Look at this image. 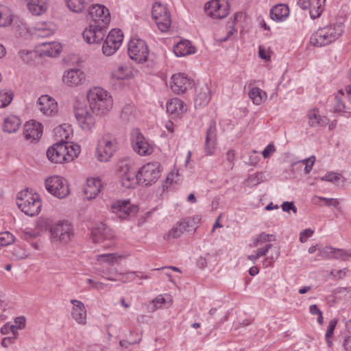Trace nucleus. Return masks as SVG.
Returning a JSON list of instances; mask_svg holds the SVG:
<instances>
[{
    "label": "nucleus",
    "mask_w": 351,
    "mask_h": 351,
    "mask_svg": "<svg viewBox=\"0 0 351 351\" xmlns=\"http://www.w3.org/2000/svg\"><path fill=\"white\" fill-rule=\"evenodd\" d=\"M235 158V152L233 149H229L226 154V160L230 163V168L233 167V162Z\"/></svg>",
    "instance_id": "052dcab7"
},
{
    "label": "nucleus",
    "mask_w": 351,
    "mask_h": 351,
    "mask_svg": "<svg viewBox=\"0 0 351 351\" xmlns=\"http://www.w3.org/2000/svg\"><path fill=\"white\" fill-rule=\"evenodd\" d=\"M248 95L252 102L256 105H260L267 98L266 93L258 87L252 88Z\"/></svg>",
    "instance_id": "f704fd0d"
},
{
    "label": "nucleus",
    "mask_w": 351,
    "mask_h": 351,
    "mask_svg": "<svg viewBox=\"0 0 351 351\" xmlns=\"http://www.w3.org/2000/svg\"><path fill=\"white\" fill-rule=\"evenodd\" d=\"M71 303L73 305L71 312L72 317L80 324H86V311L84 304L77 300H71Z\"/></svg>",
    "instance_id": "412c9836"
},
{
    "label": "nucleus",
    "mask_w": 351,
    "mask_h": 351,
    "mask_svg": "<svg viewBox=\"0 0 351 351\" xmlns=\"http://www.w3.org/2000/svg\"><path fill=\"white\" fill-rule=\"evenodd\" d=\"M161 171V165L159 162H149L139 169L136 178L138 183L145 186H151L160 178Z\"/></svg>",
    "instance_id": "423d86ee"
},
{
    "label": "nucleus",
    "mask_w": 351,
    "mask_h": 351,
    "mask_svg": "<svg viewBox=\"0 0 351 351\" xmlns=\"http://www.w3.org/2000/svg\"><path fill=\"white\" fill-rule=\"evenodd\" d=\"M13 20V14L5 5H0V27L10 25Z\"/></svg>",
    "instance_id": "72a5a7b5"
},
{
    "label": "nucleus",
    "mask_w": 351,
    "mask_h": 351,
    "mask_svg": "<svg viewBox=\"0 0 351 351\" xmlns=\"http://www.w3.org/2000/svg\"><path fill=\"white\" fill-rule=\"evenodd\" d=\"M336 248L325 247L319 251V256L324 258H334Z\"/></svg>",
    "instance_id": "c03bdc74"
},
{
    "label": "nucleus",
    "mask_w": 351,
    "mask_h": 351,
    "mask_svg": "<svg viewBox=\"0 0 351 351\" xmlns=\"http://www.w3.org/2000/svg\"><path fill=\"white\" fill-rule=\"evenodd\" d=\"M24 137L27 141L33 142L39 139L43 134L42 125L34 120L27 121L24 125Z\"/></svg>",
    "instance_id": "a211bd4d"
},
{
    "label": "nucleus",
    "mask_w": 351,
    "mask_h": 351,
    "mask_svg": "<svg viewBox=\"0 0 351 351\" xmlns=\"http://www.w3.org/2000/svg\"><path fill=\"white\" fill-rule=\"evenodd\" d=\"M136 176L137 173L130 171L128 165H125V171L123 169L120 176L122 186L127 189L134 188L138 183Z\"/></svg>",
    "instance_id": "cd10ccee"
},
{
    "label": "nucleus",
    "mask_w": 351,
    "mask_h": 351,
    "mask_svg": "<svg viewBox=\"0 0 351 351\" xmlns=\"http://www.w3.org/2000/svg\"><path fill=\"white\" fill-rule=\"evenodd\" d=\"M117 259L116 254H104L97 256V260L100 262L112 263Z\"/></svg>",
    "instance_id": "de8ad7c7"
},
{
    "label": "nucleus",
    "mask_w": 351,
    "mask_h": 351,
    "mask_svg": "<svg viewBox=\"0 0 351 351\" xmlns=\"http://www.w3.org/2000/svg\"><path fill=\"white\" fill-rule=\"evenodd\" d=\"M56 26L52 23L38 24L35 27L36 35L38 37H47L53 34Z\"/></svg>",
    "instance_id": "473e14b6"
},
{
    "label": "nucleus",
    "mask_w": 351,
    "mask_h": 351,
    "mask_svg": "<svg viewBox=\"0 0 351 351\" xmlns=\"http://www.w3.org/2000/svg\"><path fill=\"white\" fill-rule=\"evenodd\" d=\"M51 237L53 241L66 244L73 237V230L71 223L62 221L56 223L50 228Z\"/></svg>",
    "instance_id": "6e6552de"
},
{
    "label": "nucleus",
    "mask_w": 351,
    "mask_h": 351,
    "mask_svg": "<svg viewBox=\"0 0 351 351\" xmlns=\"http://www.w3.org/2000/svg\"><path fill=\"white\" fill-rule=\"evenodd\" d=\"M85 79L84 73L80 69H73L67 71L63 75L62 80L68 86H77Z\"/></svg>",
    "instance_id": "aec40b11"
},
{
    "label": "nucleus",
    "mask_w": 351,
    "mask_h": 351,
    "mask_svg": "<svg viewBox=\"0 0 351 351\" xmlns=\"http://www.w3.org/2000/svg\"><path fill=\"white\" fill-rule=\"evenodd\" d=\"M26 324V319L25 317L20 316L17 317L14 319V324L16 325V327L19 328L20 330L23 329L25 327Z\"/></svg>",
    "instance_id": "0e129e2a"
},
{
    "label": "nucleus",
    "mask_w": 351,
    "mask_h": 351,
    "mask_svg": "<svg viewBox=\"0 0 351 351\" xmlns=\"http://www.w3.org/2000/svg\"><path fill=\"white\" fill-rule=\"evenodd\" d=\"M130 73V69L127 66L120 65L112 71V76L119 80L127 78Z\"/></svg>",
    "instance_id": "4c0bfd02"
},
{
    "label": "nucleus",
    "mask_w": 351,
    "mask_h": 351,
    "mask_svg": "<svg viewBox=\"0 0 351 351\" xmlns=\"http://www.w3.org/2000/svg\"><path fill=\"white\" fill-rule=\"evenodd\" d=\"M165 302V299L161 295H158L156 298H155L153 301V305L152 307V311H155L158 308V304H162Z\"/></svg>",
    "instance_id": "680f3d73"
},
{
    "label": "nucleus",
    "mask_w": 351,
    "mask_h": 351,
    "mask_svg": "<svg viewBox=\"0 0 351 351\" xmlns=\"http://www.w3.org/2000/svg\"><path fill=\"white\" fill-rule=\"evenodd\" d=\"M343 32L341 23H337L318 29L312 34L310 43L317 47L325 46L335 41Z\"/></svg>",
    "instance_id": "7ed1b4c3"
},
{
    "label": "nucleus",
    "mask_w": 351,
    "mask_h": 351,
    "mask_svg": "<svg viewBox=\"0 0 351 351\" xmlns=\"http://www.w3.org/2000/svg\"><path fill=\"white\" fill-rule=\"evenodd\" d=\"M313 233L314 231L311 228L304 230L300 234V241L301 243L306 242L307 239L313 234Z\"/></svg>",
    "instance_id": "4d7b16f0"
},
{
    "label": "nucleus",
    "mask_w": 351,
    "mask_h": 351,
    "mask_svg": "<svg viewBox=\"0 0 351 351\" xmlns=\"http://www.w3.org/2000/svg\"><path fill=\"white\" fill-rule=\"evenodd\" d=\"M87 282L91 286L92 288L96 289L97 290L103 289L106 286L104 283L101 282L95 281L90 278H88L87 280Z\"/></svg>",
    "instance_id": "bf43d9fd"
},
{
    "label": "nucleus",
    "mask_w": 351,
    "mask_h": 351,
    "mask_svg": "<svg viewBox=\"0 0 351 351\" xmlns=\"http://www.w3.org/2000/svg\"><path fill=\"white\" fill-rule=\"evenodd\" d=\"M13 99V93L12 91H0V108L6 107Z\"/></svg>",
    "instance_id": "58836bf2"
},
{
    "label": "nucleus",
    "mask_w": 351,
    "mask_h": 351,
    "mask_svg": "<svg viewBox=\"0 0 351 351\" xmlns=\"http://www.w3.org/2000/svg\"><path fill=\"white\" fill-rule=\"evenodd\" d=\"M101 181L98 178H90L87 180V184L84 189L85 197L87 199H94L100 192Z\"/></svg>",
    "instance_id": "393cba45"
},
{
    "label": "nucleus",
    "mask_w": 351,
    "mask_h": 351,
    "mask_svg": "<svg viewBox=\"0 0 351 351\" xmlns=\"http://www.w3.org/2000/svg\"><path fill=\"white\" fill-rule=\"evenodd\" d=\"M45 188L49 193L59 199L66 197L70 193L66 180L58 176L46 179Z\"/></svg>",
    "instance_id": "0eeeda50"
},
{
    "label": "nucleus",
    "mask_w": 351,
    "mask_h": 351,
    "mask_svg": "<svg viewBox=\"0 0 351 351\" xmlns=\"http://www.w3.org/2000/svg\"><path fill=\"white\" fill-rule=\"evenodd\" d=\"M264 180V174L262 172L250 175L247 179V182L250 186H256Z\"/></svg>",
    "instance_id": "79ce46f5"
},
{
    "label": "nucleus",
    "mask_w": 351,
    "mask_h": 351,
    "mask_svg": "<svg viewBox=\"0 0 351 351\" xmlns=\"http://www.w3.org/2000/svg\"><path fill=\"white\" fill-rule=\"evenodd\" d=\"M337 324V320L335 319L330 321L325 335V339H328V337H332L333 336L334 330L335 329Z\"/></svg>",
    "instance_id": "5fc2aeb1"
},
{
    "label": "nucleus",
    "mask_w": 351,
    "mask_h": 351,
    "mask_svg": "<svg viewBox=\"0 0 351 351\" xmlns=\"http://www.w3.org/2000/svg\"><path fill=\"white\" fill-rule=\"evenodd\" d=\"M131 142L134 150L141 156L150 155L154 152L153 146L147 142L138 128L132 130Z\"/></svg>",
    "instance_id": "9b49d317"
},
{
    "label": "nucleus",
    "mask_w": 351,
    "mask_h": 351,
    "mask_svg": "<svg viewBox=\"0 0 351 351\" xmlns=\"http://www.w3.org/2000/svg\"><path fill=\"white\" fill-rule=\"evenodd\" d=\"M16 340V339L15 338V337H4L1 340V344L3 348H8L10 345L15 343Z\"/></svg>",
    "instance_id": "69168bd1"
},
{
    "label": "nucleus",
    "mask_w": 351,
    "mask_h": 351,
    "mask_svg": "<svg viewBox=\"0 0 351 351\" xmlns=\"http://www.w3.org/2000/svg\"><path fill=\"white\" fill-rule=\"evenodd\" d=\"M17 197V206L25 215L32 217L40 213L42 205L36 194L33 195L27 191L21 192Z\"/></svg>",
    "instance_id": "39448f33"
},
{
    "label": "nucleus",
    "mask_w": 351,
    "mask_h": 351,
    "mask_svg": "<svg viewBox=\"0 0 351 351\" xmlns=\"http://www.w3.org/2000/svg\"><path fill=\"white\" fill-rule=\"evenodd\" d=\"M340 174L334 172H330L321 178V180L327 181L332 183L337 182L340 180Z\"/></svg>",
    "instance_id": "09e8293b"
},
{
    "label": "nucleus",
    "mask_w": 351,
    "mask_h": 351,
    "mask_svg": "<svg viewBox=\"0 0 351 351\" xmlns=\"http://www.w3.org/2000/svg\"><path fill=\"white\" fill-rule=\"evenodd\" d=\"M111 210L119 218L124 219L130 215L132 208L130 200H117L111 204Z\"/></svg>",
    "instance_id": "6ab92c4d"
},
{
    "label": "nucleus",
    "mask_w": 351,
    "mask_h": 351,
    "mask_svg": "<svg viewBox=\"0 0 351 351\" xmlns=\"http://www.w3.org/2000/svg\"><path fill=\"white\" fill-rule=\"evenodd\" d=\"M210 92L206 84H203L200 88H197V95L195 98V108H204L210 99Z\"/></svg>",
    "instance_id": "5701e85b"
},
{
    "label": "nucleus",
    "mask_w": 351,
    "mask_h": 351,
    "mask_svg": "<svg viewBox=\"0 0 351 351\" xmlns=\"http://www.w3.org/2000/svg\"><path fill=\"white\" fill-rule=\"evenodd\" d=\"M117 149V140L114 138L103 137L99 141L97 148V158L101 162H107Z\"/></svg>",
    "instance_id": "ddd939ff"
},
{
    "label": "nucleus",
    "mask_w": 351,
    "mask_h": 351,
    "mask_svg": "<svg viewBox=\"0 0 351 351\" xmlns=\"http://www.w3.org/2000/svg\"><path fill=\"white\" fill-rule=\"evenodd\" d=\"M88 15L93 23L86 27L82 36L84 40L88 44H99L103 41L106 35V26L110 22V14L108 8L99 4L90 7Z\"/></svg>",
    "instance_id": "f257e3e1"
},
{
    "label": "nucleus",
    "mask_w": 351,
    "mask_h": 351,
    "mask_svg": "<svg viewBox=\"0 0 351 351\" xmlns=\"http://www.w3.org/2000/svg\"><path fill=\"white\" fill-rule=\"evenodd\" d=\"M289 15V8L285 4H278L270 10V17L277 22L285 21Z\"/></svg>",
    "instance_id": "bb28decb"
},
{
    "label": "nucleus",
    "mask_w": 351,
    "mask_h": 351,
    "mask_svg": "<svg viewBox=\"0 0 351 351\" xmlns=\"http://www.w3.org/2000/svg\"><path fill=\"white\" fill-rule=\"evenodd\" d=\"M228 4L227 3H224L223 5L221 6L220 10H219V12H217V13H212L213 14V19H223L226 17L228 14Z\"/></svg>",
    "instance_id": "8fccbe9b"
},
{
    "label": "nucleus",
    "mask_w": 351,
    "mask_h": 351,
    "mask_svg": "<svg viewBox=\"0 0 351 351\" xmlns=\"http://www.w3.org/2000/svg\"><path fill=\"white\" fill-rule=\"evenodd\" d=\"M41 56L56 57L60 53V45L56 42H44L38 45Z\"/></svg>",
    "instance_id": "b1692460"
},
{
    "label": "nucleus",
    "mask_w": 351,
    "mask_h": 351,
    "mask_svg": "<svg viewBox=\"0 0 351 351\" xmlns=\"http://www.w3.org/2000/svg\"><path fill=\"white\" fill-rule=\"evenodd\" d=\"M80 153V146L73 142L61 141L53 144L47 151L48 159L54 163L72 161Z\"/></svg>",
    "instance_id": "f03ea898"
},
{
    "label": "nucleus",
    "mask_w": 351,
    "mask_h": 351,
    "mask_svg": "<svg viewBox=\"0 0 351 351\" xmlns=\"http://www.w3.org/2000/svg\"><path fill=\"white\" fill-rule=\"evenodd\" d=\"M217 143L216 128L213 125H210L206 130L204 150L206 155L210 156L213 154Z\"/></svg>",
    "instance_id": "4be33fe9"
},
{
    "label": "nucleus",
    "mask_w": 351,
    "mask_h": 351,
    "mask_svg": "<svg viewBox=\"0 0 351 351\" xmlns=\"http://www.w3.org/2000/svg\"><path fill=\"white\" fill-rule=\"evenodd\" d=\"M91 235L95 243H101L106 240H110L114 237L111 229L102 222L95 224L92 229Z\"/></svg>",
    "instance_id": "dca6fc26"
},
{
    "label": "nucleus",
    "mask_w": 351,
    "mask_h": 351,
    "mask_svg": "<svg viewBox=\"0 0 351 351\" xmlns=\"http://www.w3.org/2000/svg\"><path fill=\"white\" fill-rule=\"evenodd\" d=\"M90 110H108L112 107V99L108 92L100 87H94L87 93Z\"/></svg>",
    "instance_id": "20e7f679"
},
{
    "label": "nucleus",
    "mask_w": 351,
    "mask_h": 351,
    "mask_svg": "<svg viewBox=\"0 0 351 351\" xmlns=\"http://www.w3.org/2000/svg\"><path fill=\"white\" fill-rule=\"evenodd\" d=\"M171 80V89L178 95L184 93L191 86V80L182 73L173 75Z\"/></svg>",
    "instance_id": "2eb2a0df"
},
{
    "label": "nucleus",
    "mask_w": 351,
    "mask_h": 351,
    "mask_svg": "<svg viewBox=\"0 0 351 351\" xmlns=\"http://www.w3.org/2000/svg\"><path fill=\"white\" fill-rule=\"evenodd\" d=\"M14 241V237L8 232L0 234V245L6 246Z\"/></svg>",
    "instance_id": "37998d69"
},
{
    "label": "nucleus",
    "mask_w": 351,
    "mask_h": 351,
    "mask_svg": "<svg viewBox=\"0 0 351 351\" xmlns=\"http://www.w3.org/2000/svg\"><path fill=\"white\" fill-rule=\"evenodd\" d=\"M37 104L40 106L39 110H56L58 108L57 101L48 95H41L37 101Z\"/></svg>",
    "instance_id": "2f4dec72"
},
{
    "label": "nucleus",
    "mask_w": 351,
    "mask_h": 351,
    "mask_svg": "<svg viewBox=\"0 0 351 351\" xmlns=\"http://www.w3.org/2000/svg\"><path fill=\"white\" fill-rule=\"evenodd\" d=\"M21 123V119L17 116H9L4 119L3 130L9 134L15 133L19 129Z\"/></svg>",
    "instance_id": "c756f323"
},
{
    "label": "nucleus",
    "mask_w": 351,
    "mask_h": 351,
    "mask_svg": "<svg viewBox=\"0 0 351 351\" xmlns=\"http://www.w3.org/2000/svg\"><path fill=\"white\" fill-rule=\"evenodd\" d=\"M335 259H341L346 261L351 258V249L345 250L340 248H336L335 254L333 255Z\"/></svg>",
    "instance_id": "a19ab883"
},
{
    "label": "nucleus",
    "mask_w": 351,
    "mask_h": 351,
    "mask_svg": "<svg viewBox=\"0 0 351 351\" xmlns=\"http://www.w3.org/2000/svg\"><path fill=\"white\" fill-rule=\"evenodd\" d=\"M123 38V34L120 29L111 30L106 36L102 46V52L105 56L114 54L120 47Z\"/></svg>",
    "instance_id": "9d476101"
},
{
    "label": "nucleus",
    "mask_w": 351,
    "mask_h": 351,
    "mask_svg": "<svg viewBox=\"0 0 351 351\" xmlns=\"http://www.w3.org/2000/svg\"><path fill=\"white\" fill-rule=\"evenodd\" d=\"M315 157L314 156H312L310 158L302 160L301 161L302 162L305 164L304 173L306 174L308 173L311 171L312 167L315 163Z\"/></svg>",
    "instance_id": "603ef678"
},
{
    "label": "nucleus",
    "mask_w": 351,
    "mask_h": 351,
    "mask_svg": "<svg viewBox=\"0 0 351 351\" xmlns=\"http://www.w3.org/2000/svg\"><path fill=\"white\" fill-rule=\"evenodd\" d=\"M196 230L195 221L191 218H184L178 222L167 234L164 239L169 240L171 238L176 239L184 232H194Z\"/></svg>",
    "instance_id": "4468645a"
},
{
    "label": "nucleus",
    "mask_w": 351,
    "mask_h": 351,
    "mask_svg": "<svg viewBox=\"0 0 351 351\" xmlns=\"http://www.w3.org/2000/svg\"><path fill=\"white\" fill-rule=\"evenodd\" d=\"M38 234L39 233L38 231L27 228L23 231L21 237L23 239L28 240L29 239L37 237Z\"/></svg>",
    "instance_id": "6e6d98bb"
},
{
    "label": "nucleus",
    "mask_w": 351,
    "mask_h": 351,
    "mask_svg": "<svg viewBox=\"0 0 351 351\" xmlns=\"http://www.w3.org/2000/svg\"><path fill=\"white\" fill-rule=\"evenodd\" d=\"M91 0H67L66 5L74 12H82L89 5Z\"/></svg>",
    "instance_id": "c9c22d12"
},
{
    "label": "nucleus",
    "mask_w": 351,
    "mask_h": 351,
    "mask_svg": "<svg viewBox=\"0 0 351 351\" xmlns=\"http://www.w3.org/2000/svg\"><path fill=\"white\" fill-rule=\"evenodd\" d=\"M184 103L179 98L175 97L167 101V110H182Z\"/></svg>",
    "instance_id": "ea45409f"
},
{
    "label": "nucleus",
    "mask_w": 351,
    "mask_h": 351,
    "mask_svg": "<svg viewBox=\"0 0 351 351\" xmlns=\"http://www.w3.org/2000/svg\"><path fill=\"white\" fill-rule=\"evenodd\" d=\"M314 198L319 199L325 202V205L328 206L337 207L339 204V202L337 199L335 198H327L324 197L315 196Z\"/></svg>",
    "instance_id": "864d4df0"
},
{
    "label": "nucleus",
    "mask_w": 351,
    "mask_h": 351,
    "mask_svg": "<svg viewBox=\"0 0 351 351\" xmlns=\"http://www.w3.org/2000/svg\"><path fill=\"white\" fill-rule=\"evenodd\" d=\"M176 56L182 57L195 53V48L191 45L190 41L185 40L179 42L173 49Z\"/></svg>",
    "instance_id": "c85d7f7f"
},
{
    "label": "nucleus",
    "mask_w": 351,
    "mask_h": 351,
    "mask_svg": "<svg viewBox=\"0 0 351 351\" xmlns=\"http://www.w3.org/2000/svg\"><path fill=\"white\" fill-rule=\"evenodd\" d=\"M128 51L130 58L138 63L147 60L148 47L146 43L141 39L131 40L128 43Z\"/></svg>",
    "instance_id": "1a4fd4ad"
},
{
    "label": "nucleus",
    "mask_w": 351,
    "mask_h": 351,
    "mask_svg": "<svg viewBox=\"0 0 351 351\" xmlns=\"http://www.w3.org/2000/svg\"><path fill=\"white\" fill-rule=\"evenodd\" d=\"M343 99L339 95L335 96V104L333 110H343L346 108Z\"/></svg>",
    "instance_id": "e2e57ef3"
},
{
    "label": "nucleus",
    "mask_w": 351,
    "mask_h": 351,
    "mask_svg": "<svg viewBox=\"0 0 351 351\" xmlns=\"http://www.w3.org/2000/svg\"><path fill=\"white\" fill-rule=\"evenodd\" d=\"M319 111H308V123L311 127L325 126L328 122L329 119L325 116H321Z\"/></svg>",
    "instance_id": "7c9ffc66"
},
{
    "label": "nucleus",
    "mask_w": 351,
    "mask_h": 351,
    "mask_svg": "<svg viewBox=\"0 0 351 351\" xmlns=\"http://www.w3.org/2000/svg\"><path fill=\"white\" fill-rule=\"evenodd\" d=\"M298 5L302 10H307L311 7L313 1H311V0H298Z\"/></svg>",
    "instance_id": "774afa93"
},
{
    "label": "nucleus",
    "mask_w": 351,
    "mask_h": 351,
    "mask_svg": "<svg viewBox=\"0 0 351 351\" xmlns=\"http://www.w3.org/2000/svg\"><path fill=\"white\" fill-rule=\"evenodd\" d=\"M276 151L273 144H269L263 151L262 154L265 158H269L271 155Z\"/></svg>",
    "instance_id": "13d9d810"
},
{
    "label": "nucleus",
    "mask_w": 351,
    "mask_h": 351,
    "mask_svg": "<svg viewBox=\"0 0 351 351\" xmlns=\"http://www.w3.org/2000/svg\"><path fill=\"white\" fill-rule=\"evenodd\" d=\"M29 11L35 16L45 13L48 9L47 0H26Z\"/></svg>",
    "instance_id": "a878e982"
},
{
    "label": "nucleus",
    "mask_w": 351,
    "mask_h": 351,
    "mask_svg": "<svg viewBox=\"0 0 351 351\" xmlns=\"http://www.w3.org/2000/svg\"><path fill=\"white\" fill-rule=\"evenodd\" d=\"M121 276L119 278L123 282H127L128 281L133 280L135 276H138V273L134 271H129L124 274L120 273L119 274Z\"/></svg>",
    "instance_id": "3c124183"
},
{
    "label": "nucleus",
    "mask_w": 351,
    "mask_h": 351,
    "mask_svg": "<svg viewBox=\"0 0 351 351\" xmlns=\"http://www.w3.org/2000/svg\"><path fill=\"white\" fill-rule=\"evenodd\" d=\"M225 2L223 1L222 3L219 0H212L205 3L204 10L207 15L213 18V14L217 13L219 12V10L221 8Z\"/></svg>",
    "instance_id": "e433bc0d"
},
{
    "label": "nucleus",
    "mask_w": 351,
    "mask_h": 351,
    "mask_svg": "<svg viewBox=\"0 0 351 351\" xmlns=\"http://www.w3.org/2000/svg\"><path fill=\"white\" fill-rule=\"evenodd\" d=\"M272 245L271 243L266 244L264 247L258 248L256 250V254L260 258L263 256L266 255L269 250L271 247Z\"/></svg>",
    "instance_id": "338daca9"
},
{
    "label": "nucleus",
    "mask_w": 351,
    "mask_h": 351,
    "mask_svg": "<svg viewBox=\"0 0 351 351\" xmlns=\"http://www.w3.org/2000/svg\"><path fill=\"white\" fill-rule=\"evenodd\" d=\"M86 99L83 97H75L73 98L74 110H83L86 108Z\"/></svg>",
    "instance_id": "49530a36"
},
{
    "label": "nucleus",
    "mask_w": 351,
    "mask_h": 351,
    "mask_svg": "<svg viewBox=\"0 0 351 351\" xmlns=\"http://www.w3.org/2000/svg\"><path fill=\"white\" fill-rule=\"evenodd\" d=\"M270 237H274V240L275 239V237L273 234H269L265 232L261 233L256 239V240L254 241L253 246L256 247L261 243L269 241Z\"/></svg>",
    "instance_id": "a18cd8bd"
},
{
    "label": "nucleus",
    "mask_w": 351,
    "mask_h": 351,
    "mask_svg": "<svg viewBox=\"0 0 351 351\" xmlns=\"http://www.w3.org/2000/svg\"><path fill=\"white\" fill-rule=\"evenodd\" d=\"M152 17L155 20L158 29L162 32L169 30L171 21L169 12L160 3H155L152 8Z\"/></svg>",
    "instance_id": "f8f14e48"
},
{
    "label": "nucleus",
    "mask_w": 351,
    "mask_h": 351,
    "mask_svg": "<svg viewBox=\"0 0 351 351\" xmlns=\"http://www.w3.org/2000/svg\"><path fill=\"white\" fill-rule=\"evenodd\" d=\"M75 119L84 130H90L96 121L95 111H74Z\"/></svg>",
    "instance_id": "f3484780"
}]
</instances>
